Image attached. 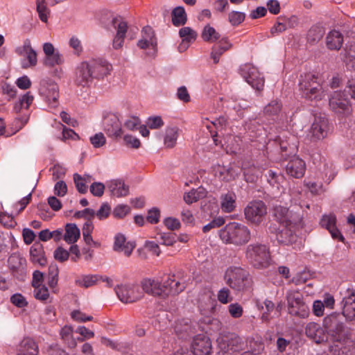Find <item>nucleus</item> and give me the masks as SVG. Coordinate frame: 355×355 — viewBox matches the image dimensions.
Returning <instances> with one entry per match:
<instances>
[{"label": "nucleus", "mask_w": 355, "mask_h": 355, "mask_svg": "<svg viewBox=\"0 0 355 355\" xmlns=\"http://www.w3.org/2000/svg\"><path fill=\"white\" fill-rule=\"evenodd\" d=\"M324 324L326 330L318 323L309 322L305 327L306 336L318 344L326 342L328 336L335 342H340L345 339L344 324L338 320L336 315L325 318Z\"/></svg>", "instance_id": "1"}, {"label": "nucleus", "mask_w": 355, "mask_h": 355, "mask_svg": "<svg viewBox=\"0 0 355 355\" xmlns=\"http://www.w3.org/2000/svg\"><path fill=\"white\" fill-rule=\"evenodd\" d=\"M141 286L145 293L162 297L177 295L185 288L184 284L177 281L174 275H168L161 279L145 278L141 282Z\"/></svg>", "instance_id": "2"}, {"label": "nucleus", "mask_w": 355, "mask_h": 355, "mask_svg": "<svg viewBox=\"0 0 355 355\" xmlns=\"http://www.w3.org/2000/svg\"><path fill=\"white\" fill-rule=\"evenodd\" d=\"M219 236L225 244L242 246L250 241L251 232L242 223L230 222L219 231Z\"/></svg>", "instance_id": "3"}, {"label": "nucleus", "mask_w": 355, "mask_h": 355, "mask_svg": "<svg viewBox=\"0 0 355 355\" xmlns=\"http://www.w3.org/2000/svg\"><path fill=\"white\" fill-rule=\"evenodd\" d=\"M224 280L227 286L237 292L250 290L253 284L252 278L249 272L236 266H231L226 269Z\"/></svg>", "instance_id": "4"}, {"label": "nucleus", "mask_w": 355, "mask_h": 355, "mask_svg": "<svg viewBox=\"0 0 355 355\" xmlns=\"http://www.w3.org/2000/svg\"><path fill=\"white\" fill-rule=\"evenodd\" d=\"M299 89L302 96L310 101H319L325 96L318 77L311 73L300 76Z\"/></svg>", "instance_id": "5"}, {"label": "nucleus", "mask_w": 355, "mask_h": 355, "mask_svg": "<svg viewBox=\"0 0 355 355\" xmlns=\"http://www.w3.org/2000/svg\"><path fill=\"white\" fill-rule=\"evenodd\" d=\"M245 257L256 268H266L270 263L269 248L265 244L257 243L248 245L245 250Z\"/></svg>", "instance_id": "6"}, {"label": "nucleus", "mask_w": 355, "mask_h": 355, "mask_svg": "<svg viewBox=\"0 0 355 355\" xmlns=\"http://www.w3.org/2000/svg\"><path fill=\"white\" fill-rule=\"evenodd\" d=\"M219 355H235L236 352L245 349L243 339L235 334L229 333L220 336L218 339Z\"/></svg>", "instance_id": "7"}, {"label": "nucleus", "mask_w": 355, "mask_h": 355, "mask_svg": "<svg viewBox=\"0 0 355 355\" xmlns=\"http://www.w3.org/2000/svg\"><path fill=\"white\" fill-rule=\"evenodd\" d=\"M288 313L291 315L306 318L309 315V308L304 302L303 295L297 291L286 293Z\"/></svg>", "instance_id": "8"}, {"label": "nucleus", "mask_w": 355, "mask_h": 355, "mask_svg": "<svg viewBox=\"0 0 355 355\" xmlns=\"http://www.w3.org/2000/svg\"><path fill=\"white\" fill-rule=\"evenodd\" d=\"M39 94L47 103L50 109L59 105V87L58 84L51 79H43L40 83Z\"/></svg>", "instance_id": "9"}, {"label": "nucleus", "mask_w": 355, "mask_h": 355, "mask_svg": "<svg viewBox=\"0 0 355 355\" xmlns=\"http://www.w3.org/2000/svg\"><path fill=\"white\" fill-rule=\"evenodd\" d=\"M329 104L331 110L338 117L347 118L352 113V107L343 92L335 91L330 96Z\"/></svg>", "instance_id": "10"}, {"label": "nucleus", "mask_w": 355, "mask_h": 355, "mask_svg": "<svg viewBox=\"0 0 355 355\" xmlns=\"http://www.w3.org/2000/svg\"><path fill=\"white\" fill-rule=\"evenodd\" d=\"M274 216L280 225L294 227H303L302 216L298 214H293L291 211L284 206L277 205L274 208Z\"/></svg>", "instance_id": "11"}, {"label": "nucleus", "mask_w": 355, "mask_h": 355, "mask_svg": "<svg viewBox=\"0 0 355 355\" xmlns=\"http://www.w3.org/2000/svg\"><path fill=\"white\" fill-rule=\"evenodd\" d=\"M239 73L252 87L259 91L263 89L264 78L254 66L248 63L243 64Z\"/></svg>", "instance_id": "12"}, {"label": "nucleus", "mask_w": 355, "mask_h": 355, "mask_svg": "<svg viewBox=\"0 0 355 355\" xmlns=\"http://www.w3.org/2000/svg\"><path fill=\"white\" fill-rule=\"evenodd\" d=\"M267 213L266 205L261 200L250 202L244 209L245 219L251 223L260 224Z\"/></svg>", "instance_id": "13"}, {"label": "nucleus", "mask_w": 355, "mask_h": 355, "mask_svg": "<svg viewBox=\"0 0 355 355\" xmlns=\"http://www.w3.org/2000/svg\"><path fill=\"white\" fill-rule=\"evenodd\" d=\"M115 292L123 303H132L139 300L142 297V292L138 285L121 284L115 288Z\"/></svg>", "instance_id": "14"}, {"label": "nucleus", "mask_w": 355, "mask_h": 355, "mask_svg": "<svg viewBox=\"0 0 355 355\" xmlns=\"http://www.w3.org/2000/svg\"><path fill=\"white\" fill-rule=\"evenodd\" d=\"M103 130L109 137H120L123 133L119 116L116 113L109 112L103 116Z\"/></svg>", "instance_id": "15"}, {"label": "nucleus", "mask_w": 355, "mask_h": 355, "mask_svg": "<svg viewBox=\"0 0 355 355\" xmlns=\"http://www.w3.org/2000/svg\"><path fill=\"white\" fill-rule=\"evenodd\" d=\"M15 53L25 58L21 61V67L26 69L35 67L37 62V53L32 48L31 41L26 39L24 41L23 44L15 49Z\"/></svg>", "instance_id": "16"}, {"label": "nucleus", "mask_w": 355, "mask_h": 355, "mask_svg": "<svg viewBox=\"0 0 355 355\" xmlns=\"http://www.w3.org/2000/svg\"><path fill=\"white\" fill-rule=\"evenodd\" d=\"M300 228H302V227H294L293 225L290 226L279 225L277 229L272 226L270 227L272 232L275 230L277 241L284 245H290L295 242L297 239L295 231Z\"/></svg>", "instance_id": "17"}, {"label": "nucleus", "mask_w": 355, "mask_h": 355, "mask_svg": "<svg viewBox=\"0 0 355 355\" xmlns=\"http://www.w3.org/2000/svg\"><path fill=\"white\" fill-rule=\"evenodd\" d=\"M93 76L88 62H82L76 68L74 82L83 87H89L93 82Z\"/></svg>", "instance_id": "18"}, {"label": "nucleus", "mask_w": 355, "mask_h": 355, "mask_svg": "<svg viewBox=\"0 0 355 355\" xmlns=\"http://www.w3.org/2000/svg\"><path fill=\"white\" fill-rule=\"evenodd\" d=\"M328 131V119L324 116H315L309 132L311 139H322L327 136Z\"/></svg>", "instance_id": "19"}, {"label": "nucleus", "mask_w": 355, "mask_h": 355, "mask_svg": "<svg viewBox=\"0 0 355 355\" xmlns=\"http://www.w3.org/2000/svg\"><path fill=\"white\" fill-rule=\"evenodd\" d=\"M137 46L142 49H150L152 52L148 54L154 56L157 51V41L153 30L150 26H145L142 30V37L138 41Z\"/></svg>", "instance_id": "20"}, {"label": "nucleus", "mask_w": 355, "mask_h": 355, "mask_svg": "<svg viewBox=\"0 0 355 355\" xmlns=\"http://www.w3.org/2000/svg\"><path fill=\"white\" fill-rule=\"evenodd\" d=\"M192 349L194 355H210L211 343L209 338L205 334L197 335L193 338Z\"/></svg>", "instance_id": "21"}, {"label": "nucleus", "mask_w": 355, "mask_h": 355, "mask_svg": "<svg viewBox=\"0 0 355 355\" xmlns=\"http://www.w3.org/2000/svg\"><path fill=\"white\" fill-rule=\"evenodd\" d=\"M88 62L94 79L104 78L112 69V65L105 60H93Z\"/></svg>", "instance_id": "22"}, {"label": "nucleus", "mask_w": 355, "mask_h": 355, "mask_svg": "<svg viewBox=\"0 0 355 355\" xmlns=\"http://www.w3.org/2000/svg\"><path fill=\"white\" fill-rule=\"evenodd\" d=\"M322 227L327 229L334 239L344 241V236L336 227V217L334 214H324L320 220Z\"/></svg>", "instance_id": "23"}, {"label": "nucleus", "mask_w": 355, "mask_h": 355, "mask_svg": "<svg viewBox=\"0 0 355 355\" xmlns=\"http://www.w3.org/2000/svg\"><path fill=\"white\" fill-rule=\"evenodd\" d=\"M288 175L295 178H302L306 171L304 161L298 157H293L285 166Z\"/></svg>", "instance_id": "24"}, {"label": "nucleus", "mask_w": 355, "mask_h": 355, "mask_svg": "<svg viewBox=\"0 0 355 355\" xmlns=\"http://www.w3.org/2000/svg\"><path fill=\"white\" fill-rule=\"evenodd\" d=\"M343 314L346 319H355V290H347L341 302Z\"/></svg>", "instance_id": "25"}, {"label": "nucleus", "mask_w": 355, "mask_h": 355, "mask_svg": "<svg viewBox=\"0 0 355 355\" xmlns=\"http://www.w3.org/2000/svg\"><path fill=\"white\" fill-rule=\"evenodd\" d=\"M106 189L115 198L125 197L129 193V186L120 179L106 182Z\"/></svg>", "instance_id": "26"}, {"label": "nucleus", "mask_w": 355, "mask_h": 355, "mask_svg": "<svg viewBox=\"0 0 355 355\" xmlns=\"http://www.w3.org/2000/svg\"><path fill=\"white\" fill-rule=\"evenodd\" d=\"M135 248L134 242L127 241L125 236L118 233L114 236L113 250L116 252H123L126 257H130Z\"/></svg>", "instance_id": "27"}, {"label": "nucleus", "mask_w": 355, "mask_h": 355, "mask_svg": "<svg viewBox=\"0 0 355 355\" xmlns=\"http://www.w3.org/2000/svg\"><path fill=\"white\" fill-rule=\"evenodd\" d=\"M196 323L189 319L179 320L175 326V334L181 338H187L196 331Z\"/></svg>", "instance_id": "28"}, {"label": "nucleus", "mask_w": 355, "mask_h": 355, "mask_svg": "<svg viewBox=\"0 0 355 355\" xmlns=\"http://www.w3.org/2000/svg\"><path fill=\"white\" fill-rule=\"evenodd\" d=\"M241 169L245 177V180L248 182H255L259 176L262 173L261 168L256 166L250 160H244L242 162Z\"/></svg>", "instance_id": "29"}, {"label": "nucleus", "mask_w": 355, "mask_h": 355, "mask_svg": "<svg viewBox=\"0 0 355 355\" xmlns=\"http://www.w3.org/2000/svg\"><path fill=\"white\" fill-rule=\"evenodd\" d=\"M220 208L223 213L230 214L236 208V196L233 191L222 193L220 196Z\"/></svg>", "instance_id": "30"}, {"label": "nucleus", "mask_w": 355, "mask_h": 355, "mask_svg": "<svg viewBox=\"0 0 355 355\" xmlns=\"http://www.w3.org/2000/svg\"><path fill=\"white\" fill-rule=\"evenodd\" d=\"M232 47V44L227 37H223L217 44L213 46L211 58L213 59L214 63H218L220 60V56L227 51Z\"/></svg>", "instance_id": "31"}, {"label": "nucleus", "mask_w": 355, "mask_h": 355, "mask_svg": "<svg viewBox=\"0 0 355 355\" xmlns=\"http://www.w3.org/2000/svg\"><path fill=\"white\" fill-rule=\"evenodd\" d=\"M30 260L35 264L44 266L46 264L43 246L40 243H35L30 249Z\"/></svg>", "instance_id": "32"}, {"label": "nucleus", "mask_w": 355, "mask_h": 355, "mask_svg": "<svg viewBox=\"0 0 355 355\" xmlns=\"http://www.w3.org/2000/svg\"><path fill=\"white\" fill-rule=\"evenodd\" d=\"M38 346L32 338H26L21 341L17 355H38Z\"/></svg>", "instance_id": "33"}, {"label": "nucleus", "mask_w": 355, "mask_h": 355, "mask_svg": "<svg viewBox=\"0 0 355 355\" xmlns=\"http://www.w3.org/2000/svg\"><path fill=\"white\" fill-rule=\"evenodd\" d=\"M343 43V36L336 30L331 31L327 35L326 44L330 50H339Z\"/></svg>", "instance_id": "34"}, {"label": "nucleus", "mask_w": 355, "mask_h": 355, "mask_svg": "<svg viewBox=\"0 0 355 355\" xmlns=\"http://www.w3.org/2000/svg\"><path fill=\"white\" fill-rule=\"evenodd\" d=\"M80 235V230L76 224L67 223L65 225V232L63 235V239L67 243H75L79 239Z\"/></svg>", "instance_id": "35"}, {"label": "nucleus", "mask_w": 355, "mask_h": 355, "mask_svg": "<svg viewBox=\"0 0 355 355\" xmlns=\"http://www.w3.org/2000/svg\"><path fill=\"white\" fill-rule=\"evenodd\" d=\"M171 21L173 26H184L187 21V15L183 6L175 7L171 12Z\"/></svg>", "instance_id": "36"}, {"label": "nucleus", "mask_w": 355, "mask_h": 355, "mask_svg": "<svg viewBox=\"0 0 355 355\" xmlns=\"http://www.w3.org/2000/svg\"><path fill=\"white\" fill-rule=\"evenodd\" d=\"M100 279L97 275H81L76 279L75 284L80 287L89 288L96 285Z\"/></svg>", "instance_id": "37"}, {"label": "nucleus", "mask_w": 355, "mask_h": 355, "mask_svg": "<svg viewBox=\"0 0 355 355\" xmlns=\"http://www.w3.org/2000/svg\"><path fill=\"white\" fill-rule=\"evenodd\" d=\"M206 193V190L203 187H198L184 193L183 198L187 204L191 205L205 197Z\"/></svg>", "instance_id": "38"}, {"label": "nucleus", "mask_w": 355, "mask_h": 355, "mask_svg": "<svg viewBox=\"0 0 355 355\" xmlns=\"http://www.w3.org/2000/svg\"><path fill=\"white\" fill-rule=\"evenodd\" d=\"M179 136V129L177 127H169L166 129L164 143L166 148H173L175 146Z\"/></svg>", "instance_id": "39"}, {"label": "nucleus", "mask_w": 355, "mask_h": 355, "mask_svg": "<svg viewBox=\"0 0 355 355\" xmlns=\"http://www.w3.org/2000/svg\"><path fill=\"white\" fill-rule=\"evenodd\" d=\"M225 123V120L223 117L219 118L214 121H210L207 124H206V127L208 130H209L210 132H212V128H215L216 130V134L212 135L213 140L216 146L219 145V142L218 141L217 137L219 135V133H222V130H223V125Z\"/></svg>", "instance_id": "40"}, {"label": "nucleus", "mask_w": 355, "mask_h": 355, "mask_svg": "<svg viewBox=\"0 0 355 355\" xmlns=\"http://www.w3.org/2000/svg\"><path fill=\"white\" fill-rule=\"evenodd\" d=\"M34 100V96L31 92H27L24 94L14 105V110L15 112H19L22 109H28Z\"/></svg>", "instance_id": "41"}, {"label": "nucleus", "mask_w": 355, "mask_h": 355, "mask_svg": "<svg viewBox=\"0 0 355 355\" xmlns=\"http://www.w3.org/2000/svg\"><path fill=\"white\" fill-rule=\"evenodd\" d=\"M202 40L207 42H215L220 39V34L210 25H206L202 32Z\"/></svg>", "instance_id": "42"}, {"label": "nucleus", "mask_w": 355, "mask_h": 355, "mask_svg": "<svg viewBox=\"0 0 355 355\" xmlns=\"http://www.w3.org/2000/svg\"><path fill=\"white\" fill-rule=\"evenodd\" d=\"M288 135L291 136V134L288 132H282L281 135H279L275 139V141L279 143L280 148L282 151H286L288 149L294 150L295 145L294 143H290L288 140H294V137H288Z\"/></svg>", "instance_id": "43"}, {"label": "nucleus", "mask_w": 355, "mask_h": 355, "mask_svg": "<svg viewBox=\"0 0 355 355\" xmlns=\"http://www.w3.org/2000/svg\"><path fill=\"white\" fill-rule=\"evenodd\" d=\"M9 267L12 270H24L26 259L19 254H12L8 260Z\"/></svg>", "instance_id": "44"}, {"label": "nucleus", "mask_w": 355, "mask_h": 355, "mask_svg": "<svg viewBox=\"0 0 355 355\" xmlns=\"http://www.w3.org/2000/svg\"><path fill=\"white\" fill-rule=\"evenodd\" d=\"M179 35L183 43L189 44L196 40L197 33L191 27L185 26L179 30Z\"/></svg>", "instance_id": "45"}, {"label": "nucleus", "mask_w": 355, "mask_h": 355, "mask_svg": "<svg viewBox=\"0 0 355 355\" xmlns=\"http://www.w3.org/2000/svg\"><path fill=\"white\" fill-rule=\"evenodd\" d=\"M64 62L62 55L59 51L45 57L44 64L46 67H53L55 65H60Z\"/></svg>", "instance_id": "46"}, {"label": "nucleus", "mask_w": 355, "mask_h": 355, "mask_svg": "<svg viewBox=\"0 0 355 355\" xmlns=\"http://www.w3.org/2000/svg\"><path fill=\"white\" fill-rule=\"evenodd\" d=\"M281 109V103L277 100H273L265 106L263 112L266 116L272 117L277 116Z\"/></svg>", "instance_id": "47"}, {"label": "nucleus", "mask_w": 355, "mask_h": 355, "mask_svg": "<svg viewBox=\"0 0 355 355\" xmlns=\"http://www.w3.org/2000/svg\"><path fill=\"white\" fill-rule=\"evenodd\" d=\"M322 173L324 174L323 180L329 183L336 175L335 165L331 162H327L324 164Z\"/></svg>", "instance_id": "48"}, {"label": "nucleus", "mask_w": 355, "mask_h": 355, "mask_svg": "<svg viewBox=\"0 0 355 355\" xmlns=\"http://www.w3.org/2000/svg\"><path fill=\"white\" fill-rule=\"evenodd\" d=\"M112 23L114 29L116 31V35L125 37L128 30L127 22L119 16L113 18Z\"/></svg>", "instance_id": "49"}, {"label": "nucleus", "mask_w": 355, "mask_h": 355, "mask_svg": "<svg viewBox=\"0 0 355 355\" xmlns=\"http://www.w3.org/2000/svg\"><path fill=\"white\" fill-rule=\"evenodd\" d=\"M33 295L37 300L46 302L49 299L50 294L49 289L46 286H37L36 287H33Z\"/></svg>", "instance_id": "50"}, {"label": "nucleus", "mask_w": 355, "mask_h": 355, "mask_svg": "<svg viewBox=\"0 0 355 355\" xmlns=\"http://www.w3.org/2000/svg\"><path fill=\"white\" fill-rule=\"evenodd\" d=\"M157 241L164 245H172L177 241V236L172 232H163L157 234Z\"/></svg>", "instance_id": "51"}, {"label": "nucleus", "mask_w": 355, "mask_h": 355, "mask_svg": "<svg viewBox=\"0 0 355 355\" xmlns=\"http://www.w3.org/2000/svg\"><path fill=\"white\" fill-rule=\"evenodd\" d=\"M36 6L40 20L43 22H46L50 11L46 6V0H36Z\"/></svg>", "instance_id": "52"}, {"label": "nucleus", "mask_w": 355, "mask_h": 355, "mask_svg": "<svg viewBox=\"0 0 355 355\" xmlns=\"http://www.w3.org/2000/svg\"><path fill=\"white\" fill-rule=\"evenodd\" d=\"M268 182L273 187L279 188L284 176L280 173H277L272 170H269L266 175Z\"/></svg>", "instance_id": "53"}, {"label": "nucleus", "mask_w": 355, "mask_h": 355, "mask_svg": "<svg viewBox=\"0 0 355 355\" xmlns=\"http://www.w3.org/2000/svg\"><path fill=\"white\" fill-rule=\"evenodd\" d=\"M71 318L76 322L84 323L88 321H92L94 318L88 315L80 309H74L70 313Z\"/></svg>", "instance_id": "54"}, {"label": "nucleus", "mask_w": 355, "mask_h": 355, "mask_svg": "<svg viewBox=\"0 0 355 355\" xmlns=\"http://www.w3.org/2000/svg\"><path fill=\"white\" fill-rule=\"evenodd\" d=\"M324 30L318 26H312L308 32V40L311 42H316L319 41L324 35Z\"/></svg>", "instance_id": "55"}, {"label": "nucleus", "mask_w": 355, "mask_h": 355, "mask_svg": "<svg viewBox=\"0 0 355 355\" xmlns=\"http://www.w3.org/2000/svg\"><path fill=\"white\" fill-rule=\"evenodd\" d=\"M73 181L78 192L85 193L87 191V183H89V180H87L85 178H83L80 175L75 173L73 175Z\"/></svg>", "instance_id": "56"}, {"label": "nucleus", "mask_w": 355, "mask_h": 355, "mask_svg": "<svg viewBox=\"0 0 355 355\" xmlns=\"http://www.w3.org/2000/svg\"><path fill=\"white\" fill-rule=\"evenodd\" d=\"M304 184L313 195H320L324 191L322 184L314 181L304 180Z\"/></svg>", "instance_id": "57"}, {"label": "nucleus", "mask_w": 355, "mask_h": 355, "mask_svg": "<svg viewBox=\"0 0 355 355\" xmlns=\"http://www.w3.org/2000/svg\"><path fill=\"white\" fill-rule=\"evenodd\" d=\"M89 141L94 148H99L106 144V138L103 133L98 132L89 137Z\"/></svg>", "instance_id": "58"}, {"label": "nucleus", "mask_w": 355, "mask_h": 355, "mask_svg": "<svg viewBox=\"0 0 355 355\" xmlns=\"http://www.w3.org/2000/svg\"><path fill=\"white\" fill-rule=\"evenodd\" d=\"M55 124L56 125V128L62 129V139L63 141H65L68 139H73L78 137V135L70 128H66L64 125L60 123V122H55Z\"/></svg>", "instance_id": "59"}, {"label": "nucleus", "mask_w": 355, "mask_h": 355, "mask_svg": "<svg viewBox=\"0 0 355 355\" xmlns=\"http://www.w3.org/2000/svg\"><path fill=\"white\" fill-rule=\"evenodd\" d=\"M245 17L244 12L239 11H232L229 13V21L232 26H238L241 24Z\"/></svg>", "instance_id": "60"}, {"label": "nucleus", "mask_w": 355, "mask_h": 355, "mask_svg": "<svg viewBox=\"0 0 355 355\" xmlns=\"http://www.w3.org/2000/svg\"><path fill=\"white\" fill-rule=\"evenodd\" d=\"M225 223V220L223 216L216 217L211 222L203 227L202 231L204 233H207L213 228L219 227L223 225Z\"/></svg>", "instance_id": "61"}, {"label": "nucleus", "mask_w": 355, "mask_h": 355, "mask_svg": "<svg viewBox=\"0 0 355 355\" xmlns=\"http://www.w3.org/2000/svg\"><path fill=\"white\" fill-rule=\"evenodd\" d=\"M230 315L234 318H239L243 313L241 305L237 302L232 303L228 306Z\"/></svg>", "instance_id": "62"}, {"label": "nucleus", "mask_w": 355, "mask_h": 355, "mask_svg": "<svg viewBox=\"0 0 355 355\" xmlns=\"http://www.w3.org/2000/svg\"><path fill=\"white\" fill-rule=\"evenodd\" d=\"M106 189V184L102 182H95L90 186V192L92 194L96 197H101L103 195L104 191Z\"/></svg>", "instance_id": "63"}, {"label": "nucleus", "mask_w": 355, "mask_h": 355, "mask_svg": "<svg viewBox=\"0 0 355 355\" xmlns=\"http://www.w3.org/2000/svg\"><path fill=\"white\" fill-rule=\"evenodd\" d=\"M10 302L18 308H24L28 305L26 298L20 293H15L10 297Z\"/></svg>", "instance_id": "64"}]
</instances>
